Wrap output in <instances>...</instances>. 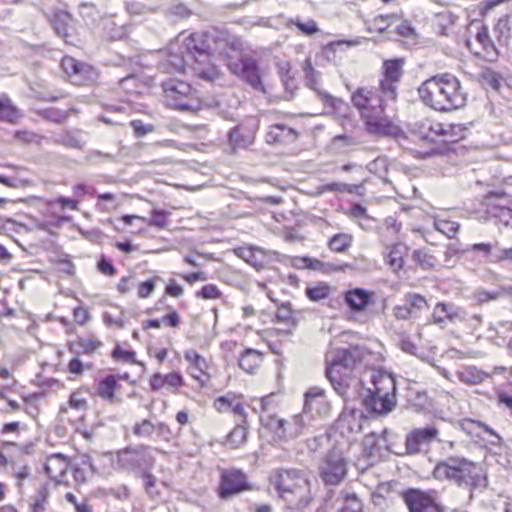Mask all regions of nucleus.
<instances>
[{
    "label": "nucleus",
    "instance_id": "obj_1",
    "mask_svg": "<svg viewBox=\"0 0 512 512\" xmlns=\"http://www.w3.org/2000/svg\"><path fill=\"white\" fill-rule=\"evenodd\" d=\"M210 35L206 32L180 33L169 45L168 64L172 70L184 72L186 68L204 80L213 81L218 70L210 62Z\"/></svg>",
    "mask_w": 512,
    "mask_h": 512
},
{
    "label": "nucleus",
    "instance_id": "obj_2",
    "mask_svg": "<svg viewBox=\"0 0 512 512\" xmlns=\"http://www.w3.org/2000/svg\"><path fill=\"white\" fill-rule=\"evenodd\" d=\"M388 98L378 88L360 87L351 96L353 105L360 111L369 133L396 137L400 128L384 115Z\"/></svg>",
    "mask_w": 512,
    "mask_h": 512
},
{
    "label": "nucleus",
    "instance_id": "obj_3",
    "mask_svg": "<svg viewBox=\"0 0 512 512\" xmlns=\"http://www.w3.org/2000/svg\"><path fill=\"white\" fill-rule=\"evenodd\" d=\"M417 92L427 107L440 112L462 108L466 103V94L460 81L449 73L430 77L421 83Z\"/></svg>",
    "mask_w": 512,
    "mask_h": 512
},
{
    "label": "nucleus",
    "instance_id": "obj_4",
    "mask_svg": "<svg viewBox=\"0 0 512 512\" xmlns=\"http://www.w3.org/2000/svg\"><path fill=\"white\" fill-rule=\"evenodd\" d=\"M482 472L480 465L464 457H448L436 464L433 476L437 480L455 482L459 486L486 487L487 479Z\"/></svg>",
    "mask_w": 512,
    "mask_h": 512
},
{
    "label": "nucleus",
    "instance_id": "obj_5",
    "mask_svg": "<svg viewBox=\"0 0 512 512\" xmlns=\"http://www.w3.org/2000/svg\"><path fill=\"white\" fill-rule=\"evenodd\" d=\"M271 482L279 496L291 507L300 509L310 502L309 481L294 470L276 472L271 476Z\"/></svg>",
    "mask_w": 512,
    "mask_h": 512
},
{
    "label": "nucleus",
    "instance_id": "obj_6",
    "mask_svg": "<svg viewBox=\"0 0 512 512\" xmlns=\"http://www.w3.org/2000/svg\"><path fill=\"white\" fill-rule=\"evenodd\" d=\"M373 388L364 402L368 409L377 414H387L395 404L396 381L391 373L376 371L372 376Z\"/></svg>",
    "mask_w": 512,
    "mask_h": 512
},
{
    "label": "nucleus",
    "instance_id": "obj_7",
    "mask_svg": "<svg viewBox=\"0 0 512 512\" xmlns=\"http://www.w3.org/2000/svg\"><path fill=\"white\" fill-rule=\"evenodd\" d=\"M162 88L169 105L190 112L200 109L198 93L189 83L170 78L163 81Z\"/></svg>",
    "mask_w": 512,
    "mask_h": 512
},
{
    "label": "nucleus",
    "instance_id": "obj_8",
    "mask_svg": "<svg viewBox=\"0 0 512 512\" xmlns=\"http://www.w3.org/2000/svg\"><path fill=\"white\" fill-rule=\"evenodd\" d=\"M347 460L343 452L333 447L323 458L320 476L326 485H339L346 478Z\"/></svg>",
    "mask_w": 512,
    "mask_h": 512
},
{
    "label": "nucleus",
    "instance_id": "obj_9",
    "mask_svg": "<svg viewBox=\"0 0 512 512\" xmlns=\"http://www.w3.org/2000/svg\"><path fill=\"white\" fill-rule=\"evenodd\" d=\"M360 362L357 349L339 348L327 355L326 376L331 383L335 382V373L346 375L354 366Z\"/></svg>",
    "mask_w": 512,
    "mask_h": 512
},
{
    "label": "nucleus",
    "instance_id": "obj_10",
    "mask_svg": "<svg viewBox=\"0 0 512 512\" xmlns=\"http://www.w3.org/2000/svg\"><path fill=\"white\" fill-rule=\"evenodd\" d=\"M415 132L421 139L434 141L442 136L444 142H456L454 133H463L461 125L443 124L432 119H423L415 124Z\"/></svg>",
    "mask_w": 512,
    "mask_h": 512
},
{
    "label": "nucleus",
    "instance_id": "obj_11",
    "mask_svg": "<svg viewBox=\"0 0 512 512\" xmlns=\"http://www.w3.org/2000/svg\"><path fill=\"white\" fill-rule=\"evenodd\" d=\"M304 72L307 86L316 92L323 104L334 111H340L345 105L344 101L321 88L320 73L312 66L310 58L305 61Z\"/></svg>",
    "mask_w": 512,
    "mask_h": 512
},
{
    "label": "nucleus",
    "instance_id": "obj_12",
    "mask_svg": "<svg viewBox=\"0 0 512 512\" xmlns=\"http://www.w3.org/2000/svg\"><path fill=\"white\" fill-rule=\"evenodd\" d=\"M403 64V59L386 60L383 63V78L379 86L380 91L388 98L397 97V86L403 76Z\"/></svg>",
    "mask_w": 512,
    "mask_h": 512
},
{
    "label": "nucleus",
    "instance_id": "obj_13",
    "mask_svg": "<svg viewBox=\"0 0 512 512\" xmlns=\"http://www.w3.org/2000/svg\"><path fill=\"white\" fill-rule=\"evenodd\" d=\"M439 431L435 426L417 428L410 431L405 440V449L408 455H416L433 441L438 439Z\"/></svg>",
    "mask_w": 512,
    "mask_h": 512
},
{
    "label": "nucleus",
    "instance_id": "obj_14",
    "mask_svg": "<svg viewBox=\"0 0 512 512\" xmlns=\"http://www.w3.org/2000/svg\"><path fill=\"white\" fill-rule=\"evenodd\" d=\"M249 489L246 475L239 470H227L222 473L218 488L220 498L228 499L232 495Z\"/></svg>",
    "mask_w": 512,
    "mask_h": 512
},
{
    "label": "nucleus",
    "instance_id": "obj_15",
    "mask_svg": "<svg viewBox=\"0 0 512 512\" xmlns=\"http://www.w3.org/2000/svg\"><path fill=\"white\" fill-rule=\"evenodd\" d=\"M403 498L409 512H441L435 499L419 489H409Z\"/></svg>",
    "mask_w": 512,
    "mask_h": 512
},
{
    "label": "nucleus",
    "instance_id": "obj_16",
    "mask_svg": "<svg viewBox=\"0 0 512 512\" xmlns=\"http://www.w3.org/2000/svg\"><path fill=\"white\" fill-rule=\"evenodd\" d=\"M511 200L504 194H491L486 204V213L497 219L500 223L508 226L512 220Z\"/></svg>",
    "mask_w": 512,
    "mask_h": 512
},
{
    "label": "nucleus",
    "instance_id": "obj_17",
    "mask_svg": "<svg viewBox=\"0 0 512 512\" xmlns=\"http://www.w3.org/2000/svg\"><path fill=\"white\" fill-rule=\"evenodd\" d=\"M231 71L240 75L252 88L264 92L257 63L252 58H242L239 63L231 64Z\"/></svg>",
    "mask_w": 512,
    "mask_h": 512
},
{
    "label": "nucleus",
    "instance_id": "obj_18",
    "mask_svg": "<svg viewBox=\"0 0 512 512\" xmlns=\"http://www.w3.org/2000/svg\"><path fill=\"white\" fill-rule=\"evenodd\" d=\"M304 409L305 413H310L311 418L327 416L330 405L325 399L324 390L319 387L310 388L305 393Z\"/></svg>",
    "mask_w": 512,
    "mask_h": 512
},
{
    "label": "nucleus",
    "instance_id": "obj_19",
    "mask_svg": "<svg viewBox=\"0 0 512 512\" xmlns=\"http://www.w3.org/2000/svg\"><path fill=\"white\" fill-rule=\"evenodd\" d=\"M432 322L435 325L444 327L446 321L457 322L466 321L467 317L460 307L453 303L438 302L432 311Z\"/></svg>",
    "mask_w": 512,
    "mask_h": 512
},
{
    "label": "nucleus",
    "instance_id": "obj_20",
    "mask_svg": "<svg viewBox=\"0 0 512 512\" xmlns=\"http://www.w3.org/2000/svg\"><path fill=\"white\" fill-rule=\"evenodd\" d=\"M70 467L69 458L63 454H52L46 458L44 469L57 484L64 483L63 477Z\"/></svg>",
    "mask_w": 512,
    "mask_h": 512
},
{
    "label": "nucleus",
    "instance_id": "obj_21",
    "mask_svg": "<svg viewBox=\"0 0 512 512\" xmlns=\"http://www.w3.org/2000/svg\"><path fill=\"white\" fill-rule=\"evenodd\" d=\"M255 133V124L238 125L229 133L230 145L233 148H247L254 142Z\"/></svg>",
    "mask_w": 512,
    "mask_h": 512
},
{
    "label": "nucleus",
    "instance_id": "obj_22",
    "mask_svg": "<svg viewBox=\"0 0 512 512\" xmlns=\"http://www.w3.org/2000/svg\"><path fill=\"white\" fill-rule=\"evenodd\" d=\"M62 67L76 84H83L93 74L92 67L77 61L73 57H64Z\"/></svg>",
    "mask_w": 512,
    "mask_h": 512
},
{
    "label": "nucleus",
    "instance_id": "obj_23",
    "mask_svg": "<svg viewBox=\"0 0 512 512\" xmlns=\"http://www.w3.org/2000/svg\"><path fill=\"white\" fill-rule=\"evenodd\" d=\"M50 23L55 32L62 37L66 43H71L68 39L71 32L74 31V19L70 13L66 11H56L50 17Z\"/></svg>",
    "mask_w": 512,
    "mask_h": 512
},
{
    "label": "nucleus",
    "instance_id": "obj_24",
    "mask_svg": "<svg viewBox=\"0 0 512 512\" xmlns=\"http://www.w3.org/2000/svg\"><path fill=\"white\" fill-rule=\"evenodd\" d=\"M344 300L351 310L362 312L370 303L371 294L362 288H354L344 293Z\"/></svg>",
    "mask_w": 512,
    "mask_h": 512
},
{
    "label": "nucleus",
    "instance_id": "obj_25",
    "mask_svg": "<svg viewBox=\"0 0 512 512\" xmlns=\"http://www.w3.org/2000/svg\"><path fill=\"white\" fill-rule=\"evenodd\" d=\"M102 347V342L94 335L79 337L75 342L69 343V350L79 355L80 353L92 356Z\"/></svg>",
    "mask_w": 512,
    "mask_h": 512
},
{
    "label": "nucleus",
    "instance_id": "obj_26",
    "mask_svg": "<svg viewBox=\"0 0 512 512\" xmlns=\"http://www.w3.org/2000/svg\"><path fill=\"white\" fill-rule=\"evenodd\" d=\"M151 388L154 391L160 390L163 387L177 389L183 386V377L178 372H171L168 374L156 373L150 381Z\"/></svg>",
    "mask_w": 512,
    "mask_h": 512
},
{
    "label": "nucleus",
    "instance_id": "obj_27",
    "mask_svg": "<svg viewBox=\"0 0 512 512\" xmlns=\"http://www.w3.org/2000/svg\"><path fill=\"white\" fill-rule=\"evenodd\" d=\"M362 416L361 410L344 408L339 416L338 425L340 428H346L350 432H359L362 428Z\"/></svg>",
    "mask_w": 512,
    "mask_h": 512
},
{
    "label": "nucleus",
    "instance_id": "obj_28",
    "mask_svg": "<svg viewBox=\"0 0 512 512\" xmlns=\"http://www.w3.org/2000/svg\"><path fill=\"white\" fill-rule=\"evenodd\" d=\"M184 357L189 363L190 375L196 380H201V377L208 369V364L205 358L194 350H187Z\"/></svg>",
    "mask_w": 512,
    "mask_h": 512
},
{
    "label": "nucleus",
    "instance_id": "obj_29",
    "mask_svg": "<svg viewBox=\"0 0 512 512\" xmlns=\"http://www.w3.org/2000/svg\"><path fill=\"white\" fill-rule=\"evenodd\" d=\"M118 386V380L115 375H107L101 380L97 387V395L104 401L111 404L118 403V399L115 395L116 387Z\"/></svg>",
    "mask_w": 512,
    "mask_h": 512
},
{
    "label": "nucleus",
    "instance_id": "obj_30",
    "mask_svg": "<svg viewBox=\"0 0 512 512\" xmlns=\"http://www.w3.org/2000/svg\"><path fill=\"white\" fill-rule=\"evenodd\" d=\"M260 421L263 426L275 433L278 438L288 437L287 421L279 418L275 414H260Z\"/></svg>",
    "mask_w": 512,
    "mask_h": 512
},
{
    "label": "nucleus",
    "instance_id": "obj_31",
    "mask_svg": "<svg viewBox=\"0 0 512 512\" xmlns=\"http://www.w3.org/2000/svg\"><path fill=\"white\" fill-rule=\"evenodd\" d=\"M459 380L467 385H478L483 383L487 378H489V374L481 369H478L475 366H465L462 367L457 372Z\"/></svg>",
    "mask_w": 512,
    "mask_h": 512
},
{
    "label": "nucleus",
    "instance_id": "obj_32",
    "mask_svg": "<svg viewBox=\"0 0 512 512\" xmlns=\"http://www.w3.org/2000/svg\"><path fill=\"white\" fill-rule=\"evenodd\" d=\"M22 117L20 110L13 105L6 94L0 95V121L15 124Z\"/></svg>",
    "mask_w": 512,
    "mask_h": 512
},
{
    "label": "nucleus",
    "instance_id": "obj_33",
    "mask_svg": "<svg viewBox=\"0 0 512 512\" xmlns=\"http://www.w3.org/2000/svg\"><path fill=\"white\" fill-rule=\"evenodd\" d=\"M261 363L262 353L251 348L246 349L238 360L239 367L249 374L255 373Z\"/></svg>",
    "mask_w": 512,
    "mask_h": 512
},
{
    "label": "nucleus",
    "instance_id": "obj_34",
    "mask_svg": "<svg viewBox=\"0 0 512 512\" xmlns=\"http://www.w3.org/2000/svg\"><path fill=\"white\" fill-rule=\"evenodd\" d=\"M406 252L407 247L400 243L386 247L385 257L393 271H397L402 268Z\"/></svg>",
    "mask_w": 512,
    "mask_h": 512
},
{
    "label": "nucleus",
    "instance_id": "obj_35",
    "mask_svg": "<svg viewBox=\"0 0 512 512\" xmlns=\"http://www.w3.org/2000/svg\"><path fill=\"white\" fill-rule=\"evenodd\" d=\"M476 40L483 47L486 58L490 61H494L497 59L499 52L491 39L488 29L485 26H481L476 34Z\"/></svg>",
    "mask_w": 512,
    "mask_h": 512
},
{
    "label": "nucleus",
    "instance_id": "obj_36",
    "mask_svg": "<svg viewBox=\"0 0 512 512\" xmlns=\"http://www.w3.org/2000/svg\"><path fill=\"white\" fill-rule=\"evenodd\" d=\"M310 419V413H305L304 408L302 414L294 415L292 420L287 423L288 437L296 438L303 434L304 429L310 425Z\"/></svg>",
    "mask_w": 512,
    "mask_h": 512
},
{
    "label": "nucleus",
    "instance_id": "obj_37",
    "mask_svg": "<svg viewBox=\"0 0 512 512\" xmlns=\"http://www.w3.org/2000/svg\"><path fill=\"white\" fill-rule=\"evenodd\" d=\"M295 132L292 128L285 125H273L269 128L266 135V141L268 143L283 142L289 138H294Z\"/></svg>",
    "mask_w": 512,
    "mask_h": 512
},
{
    "label": "nucleus",
    "instance_id": "obj_38",
    "mask_svg": "<svg viewBox=\"0 0 512 512\" xmlns=\"http://www.w3.org/2000/svg\"><path fill=\"white\" fill-rule=\"evenodd\" d=\"M214 406L219 412L231 410L234 414L242 417L241 423H246L244 408L240 402L230 400L228 397H220L215 401Z\"/></svg>",
    "mask_w": 512,
    "mask_h": 512
},
{
    "label": "nucleus",
    "instance_id": "obj_39",
    "mask_svg": "<svg viewBox=\"0 0 512 512\" xmlns=\"http://www.w3.org/2000/svg\"><path fill=\"white\" fill-rule=\"evenodd\" d=\"M512 17L505 15L495 25V33L501 45H507L511 38Z\"/></svg>",
    "mask_w": 512,
    "mask_h": 512
},
{
    "label": "nucleus",
    "instance_id": "obj_40",
    "mask_svg": "<svg viewBox=\"0 0 512 512\" xmlns=\"http://www.w3.org/2000/svg\"><path fill=\"white\" fill-rule=\"evenodd\" d=\"M409 309V312L413 318L417 317L419 313L428 308L427 300L420 294H408L404 303Z\"/></svg>",
    "mask_w": 512,
    "mask_h": 512
},
{
    "label": "nucleus",
    "instance_id": "obj_41",
    "mask_svg": "<svg viewBox=\"0 0 512 512\" xmlns=\"http://www.w3.org/2000/svg\"><path fill=\"white\" fill-rule=\"evenodd\" d=\"M247 430L243 423H239L227 436L226 444L230 448H238L246 442Z\"/></svg>",
    "mask_w": 512,
    "mask_h": 512
},
{
    "label": "nucleus",
    "instance_id": "obj_42",
    "mask_svg": "<svg viewBox=\"0 0 512 512\" xmlns=\"http://www.w3.org/2000/svg\"><path fill=\"white\" fill-rule=\"evenodd\" d=\"M331 288L326 283H318L314 286H308L305 295L314 302L326 299L330 294Z\"/></svg>",
    "mask_w": 512,
    "mask_h": 512
},
{
    "label": "nucleus",
    "instance_id": "obj_43",
    "mask_svg": "<svg viewBox=\"0 0 512 512\" xmlns=\"http://www.w3.org/2000/svg\"><path fill=\"white\" fill-rule=\"evenodd\" d=\"M302 262L306 268H309V269H312L315 271H321L324 273L338 271V270L342 269L341 266H338L335 264L324 263L318 259H314V258H310V257L302 258Z\"/></svg>",
    "mask_w": 512,
    "mask_h": 512
},
{
    "label": "nucleus",
    "instance_id": "obj_44",
    "mask_svg": "<svg viewBox=\"0 0 512 512\" xmlns=\"http://www.w3.org/2000/svg\"><path fill=\"white\" fill-rule=\"evenodd\" d=\"M480 81L484 87L499 91L502 77L495 71L486 69L481 72Z\"/></svg>",
    "mask_w": 512,
    "mask_h": 512
},
{
    "label": "nucleus",
    "instance_id": "obj_45",
    "mask_svg": "<svg viewBox=\"0 0 512 512\" xmlns=\"http://www.w3.org/2000/svg\"><path fill=\"white\" fill-rule=\"evenodd\" d=\"M352 237L348 234H336L334 235L328 245L329 248L334 252H344L351 246Z\"/></svg>",
    "mask_w": 512,
    "mask_h": 512
},
{
    "label": "nucleus",
    "instance_id": "obj_46",
    "mask_svg": "<svg viewBox=\"0 0 512 512\" xmlns=\"http://www.w3.org/2000/svg\"><path fill=\"white\" fill-rule=\"evenodd\" d=\"M434 226L437 231L443 233L448 238L454 237L459 229L457 222L441 218L435 219Z\"/></svg>",
    "mask_w": 512,
    "mask_h": 512
},
{
    "label": "nucleus",
    "instance_id": "obj_47",
    "mask_svg": "<svg viewBox=\"0 0 512 512\" xmlns=\"http://www.w3.org/2000/svg\"><path fill=\"white\" fill-rule=\"evenodd\" d=\"M496 247H497V243L496 244H493V243H476V244L472 245L471 251H473V252H481L482 256H483V258L485 259L486 262L494 263V261L492 259H493V256H495V254L497 253L498 249H496Z\"/></svg>",
    "mask_w": 512,
    "mask_h": 512
},
{
    "label": "nucleus",
    "instance_id": "obj_48",
    "mask_svg": "<svg viewBox=\"0 0 512 512\" xmlns=\"http://www.w3.org/2000/svg\"><path fill=\"white\" fill-rule=\"evenodd\" d=\"M49 498V490L47 486H42L33 497L32 512H44Z\"/></svg>",
    "mask_w": 512,
    "mask_h": 512
},
{
    "label": "nucleus",
    "instance_id": "obj_49",
    "mask_svg": "<svg viewBox=\"0 0 512 512\" xmlns=\"http://www.w3.org/2000/svg\"><path fill=\"white\" fill-rule=\"evenodd\" d=\"M345 501V505L339 512H363V504L354 493H347L345 495Z\"/></svg>",
    "mask_w": 512,
    "mask_h": 512
},
{
    "label": "nucleus",
    "instance_id": "obj_50",
    "mask_svg": "<svg viewBox=\"0 0 512 512\" xmlns=\"http://www.w3.org/2000/svg\"><path fill=\"white\" fill-rule=\"evenodd\" d=\"M55 142L69 148L82 149V141L73 133H65L55 139Z\"/></svg>",
    "mask_w": 512,
    "mask_h": 512
},
{
    "label": "nucleus",
    "instance_id": "obj_51",
    "mask_svg": "<svg viewBox=\"0 0 512 512\" xmlns=\"http://www.w3.org/2000/svg\"><path fill=\"white\" fill-rule=\"evenodd\" d=\"M154 431L155 426L148 419L143 420L141 423L135 424L133 427V433L139 437H150Z\"/></svg>",
    "mask_w": 512,
    "mask_h": 512
},
{
    "label": "nucleus",
    "instance_id": "obj_52",
    "mask_svg": "<svg viewBox=\"0 0 512 512\" xmlns=\"http://www.w3.org/2000/svg\"><path fill=\"white\" fill-rule=\"evenodd\" d=\"M499 296H500V293L497 292V291H487V290H484V289H478V290H476L474 292L473 299L478 304H484V303H487L489 301H493V300L498 299Z\"/></svg>",
    "mask_w": 512,
    "mask_h": 512
},
{
    "label": "nucleus",
    "instance_id": "obj_53",
    "mask_svg": "<svg viewBox=\"0 0 512 512\" xmlns=\"http://www.w3.org/2000/svg\"><path fill=\"white\" fill-rule=\"evenodd\" d=\"M152 218L149 224L158 228H164L167 225V217L170 215L169 212L160 209H153Z\"/></svg>",
    "mask_w": 512,
    "mask_h": 512
},
{
    "label": "nucleus",
    "instance_id": "obj_54",
    "mask_svg": "<svg viewBox=\"0 0 512 512\" xmlns=\"http://www.w3.org/2000/svg\"><path fill=\"white\" fill-rule=\"evenodd\" d=\"M413 259L416 262H418L421 267L425 269L431 268L435 265L434 257L421 250H415L413 252Z\"/></svg>",
    "mask_w": 512,
    "mask_h": 512
},
{
    "label": "nucleus",
    "instance_id": "obj_55",
    "mask_svg": "<svg viewBox=\"0 0 512 512\" xmlns=\"http://www.w3.org/2000/svg\"><path fill=\"white\" fill-rule=\"evenodd\" d=\"M127 12L132 16L145 15L147 13H153L154 9L147 7L144 4L137 2H129L126 5Z\"/></svg>",
    "mask_w": 512,
    "mask_h": 512
},
{
    "label": "nucleus",
    "instance_id": "obj_56",
    "mask_svg": "<svg viewBox=\"0 0 512 512\" xmlns=\"http://www.w3.org/2000/svg\"><path fill=\"white\" fill-rule=\"evenodd\" d=\"M331 191V192H351V188L349 185L340 183V182H333L325 185H321L318 187V193L322 194L324 192Z\"/></svg>",
    "mask_w": 512,
    "mask_h": 512
},
{
    "label": "nucleus",
    "instance_id": "obj_57",
    "mask_svg": "<svg viewBox=\"0 0 512 512\" xmlns=\"http://www.w3.org/2000/svg\"><path fill=\"white\" fill-rule=\"evenodd\" d=\"M142 477L145 479V490L150 497L158 496L159 493L156 490V478L149 472L144 471Z\"/></svg>",
    "mask_w": 512,
    "mask_h": 512
},
{
    "label": "nucleus",
    "instance_id": "obj_58",
    "mask_svg": "<svg viewBox=\"0 0 512 512\" xmlns=\"http://www.w3.org/2000/svg\"><path fill=\"white\" fill-rule=\"evenodd\" d=\"M196 295L203 299H217L220 297V291L215 285L208 284L203 286Z\"/></svg>",
    "mask_w": 512,
    "mask_h": 512
},
{
    "label": "nucleus",
    "instance_id": "obj_59",
    "mask_svg": "<svg viewBox=\"0 0 512 512\" xmlns=\"http://www.w3.org/2000/svg\"><path fill=\"white\" fill-rule=\"evenodd\" d=\"M258 407H255V410L259 411L260 414H267L273 411L274 409V395H268L263 397L258 402Z\"/></svg>",
    "mask_w": 512,
    "mask_h": 512
},
{
    "label": "nucleus",
    "instance_id": "obj_60",
    "mask_svg": "<svg viewBox=\"0 0 512 512\" xmlns=\"http://www.w3.org/2000/svg\"><path fill=\"white\" fill-rule=\"evenodd\" d=\"M293 24L305 35L311 36L318 32L317 24L314 20L302 23L299 20L293 21Z\"/></svg>",
    "mask_w": 512,
    "mask_h": 512
},
{
    "label": "nucleus",
    "instance_id": "obj_61",
    "mask_svg": "<svg viewBox=\"0 0 512 512\" xmlns=\"http://www.w3.org/2000/svg\"><path fill=\"white\" fill-rule=\"evenodd\" d=\"M112 356L116 360H122L125 362H133L135 352L130 350H124L120 346H116L112 352Z\"/></svg>",
    "mask_w": 512,
    "mask_h": 512
},
{
    "label": "nucleus",
    "instance_id": "obj_62",
    "mask_svg": "<svg viewBox=\"0 0 512 512\" xmlns=\"http://www.w3.org/2000/svg\"><path fill=\"white\" fill-rule=\"evenodd\" d=\"M65 499L69 503L74 505L75 510L77 512H92V509H91L90 505L87 503L86 500H84L83 502L79 503V502H77V499H76L75 495L72 494V493H67L65 495Z\"/></svg>",
    "mask_w": 512,
    "mask_h": 512
},
{
    "label": "nucleus",
    "instance_id": "obj_63",
    "mask_svg": "<svg viewBox=\"0 0 512 512\" xmlns=\"http://www.w3.org/2000/svg\"><path fill=\"white\" fill-rule=\"evenodd\" d=\"M73 316L75 318V321L82 326L85 325L90 319L88 309L82 306L76 307L73 310Z\"/></svg>",
    "mask_w": 512,
    "mask_h": 512
},
{
    "label": "nucleus",
    "instance_id": "obj_64",
    "mask_svg": "<svg viewBox=\"0 0 512 512\" xmlns=\"http://www.w3.org/2000/svg\"><path fill=\"white\" fill-rule=\"evenodd\" d=\"M494 263H503L505 261H512V247L499 248L495 256H493Z\"/></svg>",
    "mask_w": 512,
    "mask_h": 512
}]
</instances>
